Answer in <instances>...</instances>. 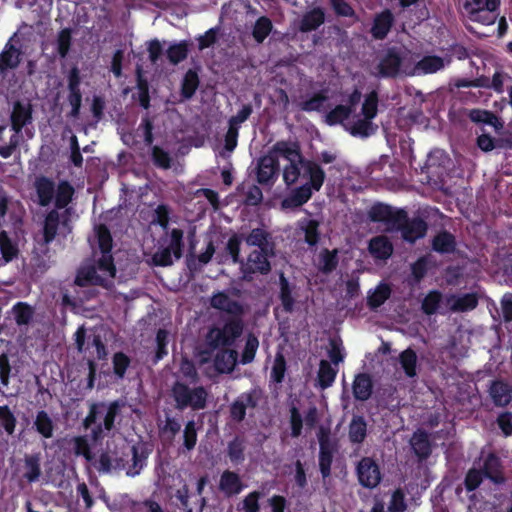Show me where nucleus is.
I'll use <instances>...</instances> for the list:
<instances>
[{"instance_id": "obj_32", "label": "nucleus", "mask_w": 512, "mask_h": 512, "mask_svg": "<svg viewBox=\"0 0 512 512\" xmlns=\"http://www.w3.org/2000/svg\"><path fill=\"white\" fill-rule=\"evenodd\" d=\"M279 294L278 298L281 302L283 310L286 313H292L294 311L295 306V298L293 296V290L295 286H292L289 280L285 277L283 273L279 276Z\"/></svg>"}, {"instance_id": "obj_36", "label": "nucleus", "mask_w": 512, "mask_h": 512, "mask_svg": "<svg viewBox=\"0 0 512 512\" xmlns=\"http://www.w3.org/2000/svg\"><path fill=\"white\" fill-rule=\"evenodd\" d=\"M398 361L407 378L417 376L418 356L414 349L408 347L403 350L398 356Z\"/></svg>"}, {"instance_id": "obj_12", "label": "nucleus", "mask_w": 512, "mask_h": 512, "mask_svg": "<svg viewBox=\"0 0 512 512\" xmlns=\"http://www.w3.org/2000/svg\"><path fill=\"white\" fill-rule=\"evenodd\" d=\"M279 159L273 154L267 153L258 160L257 181L261 185L273 184L279 175Z\"/></svg>"}, {"instance_id": "obj_54", "label": "nucleus", "mask_w": 512, "mask_h": 512, "mask_svg": "<svg viewBox=\"0 0 512 512\" xmlns=\"http://www.w3.org/2000/svg\"><path fill=\"white\" fill-rule=\"evenodd\" d=\"M131 454L132 464L127 469L126 474L130 477H135L136 475L140 474V471L145 466L148 454L144 450L139 452V448L136 445L131 447Z\"/></svg>"}, {"instance_id": "obj_9", "label": "nucleus", "mask_w": 512, "mask_h": 512, "mask_svg": "<svg viewBox=\"0 0 512 512\" xmlns=\"http://www.w3.org/2000/svg\"><path fill=\"white\" fill-rule=\"evenodd\" d=\"M319 441V469L323 479L331 475V465L336 446L330 441V431L323 427L318 432Z\"/></svg>"}, {"instance_id": "obj_27", "label": "nucleus", "mask_w": 512, "mask_h": 512, "mask_svg": "<svg viewBox=\"0 0 512 512\" xmlns=\"http://www.w3.org/2000/svg\"><path fill=\"white\" fill-rule=\"evenodd\" d=\"M431 246L439 254H451L456 250V238L449 231L442 230L433 237Z\"/></svg>"}, {"instance_id": "obj_61", "label": "nucleus", "mask_w": 512, "mask_h": 512, "mask_svg": "<svg viewBox=\"0 0 512 512\" xmlns=\"http://www.w3.org/2000/svg\"><path fill=\"white\" fill-rule=\"evenodd\" d=\"M136 86L138 90V101L142 108L149 109L150 107V94L148 80L143 77L141 71H137Z\"/></svg>"}, {"instance_id": "obj_30", "label": "nucleus", "mask_w": 512, "mask_h": 512, "mask_svg": "<svg viewBox=\"0 0 512 512\" xmlns=\"http://www.w3.org/2000/svg\"><path fill=\"white\" fill-rule=\"evenodd\" d=\"M450 310L453 312H468L474 310L479 303L476 293H465L462 295H452L449 299Z\"/></svg>"}, {"instance_id": "obj_24", "label": "nucleus", "mask_w": 512, "mask_h": 512, "mask_svg": "<svg viewBox=\"0 0 512 512\" xmlns=\"http://www.w3.org/2000/svg\"><path fill=\"white\" fill-rule=\"evenodd\" d=\"M489 394L495 406L498 407H505L512 400V388L502 380H495L491 383Z\"/></svg>"}, {"instance_id": "obj_46", "label": "nucleus", "mask_w": 512, "mask_h": 512, "mask_svg": "<svg viewBox=\"0 0 512 512\" xmlns=\"http://www.w3.org/2000/svg\"><path fill=\"white\" fill-rule=\"evenodd\" d=\"M74 188L68 181H61L55 190V207L56 209H64L72 201Z\"/></svg>"}, {"instance_id": "obj_53", "label": "nucleus", "mask_w": 512, "mask_h": 512, "mask_svg": "<svg viewBox=\"0 0 512 512\" xmlns=\"http://www.w3.org/2000/svg\"><path fill=\"white\" fill-rule=\"evenodd\" d=\"M259 347V340L253 333H249L246 337L245 346L241 354L240 363L242 365L250 364L254 361L256 352Z\"/></svg>"}, {"instance_id": "obj_16", "label": "nucleus", "mask_w": 512, "mask_h": 512, "mask_svg": "<svg viewBox=\"0 0 512 512\" xmlns=\"http://www.w3.org/2000/svg\"><path fill=\"white\" fill-rule=\"evenodd\" d=\"M11 127L16 134H19L23 127L32 120V106L16 101L11 112Z\"/></svg>"}, {"instance_id": "obj_31", "label": "nucleus", "mask_w": 512, "mask_h": 512, "mask_svg": "<svg viewBox=\"0 0 512 512\" xmlns=\"http://www.w3.org/2000/svg\"><path fill=\"white\" fill-rule=\"evenodd\" d=\"M368 250L374 258L386 260L393 253V245L386 236L381 235L370 240Z\"/></svg>"}, {"instance_id": "obj_40", "label": "nucleus", "mask_w": 512, "mask_h": 512, "mask_svg": "<svg viewBox=\"0 0 512 512\" xmlns=\"http://www.w3.org/2000/svg\"><path fill=\"white\" fill-rule=\"evenodd\" d=\"M338 369L333 368L327 360H321L317 373L318 385L321 389L331 387L336 379Z\"/></svg>"}, {"instance_id": "obj_8", "label": "nucleus", "mask_w": 512, "mask_h": 512, "mask_svg": "<svg viewBox=\"0 0 512 512\" xmlns=\"http://www.w3.org/2000/svg\"><path fill=\"white\" fill-rule=\"evenodd\" d=\"M368 219L374 223H385L388 227L394 229L405 219V209L394 208L388 204L375 203L367 212Z\"/></svg>"}, {"instance_id": "obj_59", "label": "nucleus", "mask_w": 512, "mask_h": 512, "mask_svg": "<svg viewBox=\"0 0 512 512\" xmlns=\"http://www.w3.org/2000/svg\"><path fill=\"white\" fill-rule=\"evenodd\" d=\"M301 175L303 176V168L298 159L288 163L283 169V181L287 186L295 184Z\"/></svg>"}, {"instance_id": "obj_10", "label": "nucleus", "mask_w": 512, "mask_h": 512, "mask_svg": "<svg viewBox=\"0 0 512 512\" xmlns=\"http://www.w3.org/2000/svg\"><path fill=\"white\" fill-rule=\"evenodd\" d=\"M356 474L359 484L365 488H375L381 482L380 467L371 457H363L357 464Z\"/></svg>"}, {"instance_id": "obj_28", "label": "nucleus", "mask_w": 512, "mask_h": 512, "mask_svg": "<svg viewBox=\"0 0 512 512\" xmlns=\"http://www.w3.org/2000/svg\"><path fill=\"white\" fill-rule=\"evenodd\" d=\"M246 438L244 435H235L227 444V456L233 465H240L245 461Z\"/></svg>"}, {"instance_id": "obj_58", "label": "nucleus", "mask_w": 512, "mask_h": 512, "mask_svg": "<svg viewBox=\"0 0 512 512\" xmlns=\"http://www.w3.org/2000/svg\"><path fill=\"white\" fill-rule=\"evenodd\" d=\"M131 364V359L124 352H116L112 357L113 373L118 379L125 377L126 371Z\"/></svg>"}, {"instance_id": "obj_11", "label": "nucleus", "mask_w": 512, "mask_h": 512, "mask_svg": "<svg viewBox=\"0 0 512 512\" xmlns=\"http://www.w3.org/2000/svg\"><path fill=\"white\" fill-rule=\"evenodd\" d=\"M394 229L401 232L405 241L414 243L416 240L423 238L426 235L428 226L425 220L420 217L409 219L408 213L405 210L404 221L396 224Z\"/></svg>"}, {"instance_id": "obj_21", "label": "nucleus", "mask_w": 512, "mask_h": 512, "mask_svg": "<svg viewBox=\"0 0 512 512\" xmlns=\"http://www.w3.org/2000/svg\"><path fill=\"white\" fill-rule=\"evenodd\" d=\"M219 490L227 497L239 494L244 486L238 473L225 470L219 480Z\"/></svg>"}, {"instance_id": "obj_60", "label": "nucleus", "mask_w": 512, "mask_h": 512, "mask_svg": "<svg viewBox=\"0 0 512 512\" xmlns=\"http://www.w3.org/2000/svg\"><path fill=\"white\" fill-rule=\"evenodd\" d=\"M151 160L156 167L164 170L170 169L172 165V158L169 152L158 145H154L151 148Z\"/></svg>"}, {"instance_id": "obj_20", "label": "nucleus", "mask_w": 512, "mask_h": 512, "mask_svg": "<svg viewBox=\"0 0 512 512\" xmlns=\"http://www.w3.org/2000/svg\"><path fill=\"white\" fill-rule=\"evenodd\" d=\"M214 358V365L219 373H231L237 362L238 352L231 348H219Z\"/></svg>"}, {"instance_id": "obj_34", "label": "nucleus", "mask_w": 512, "mask_h": 512, "mask_svg": "<svg viewBox=\"0 0 512 512\" xmlns=\"http://www.w3.org/2000/svg\"><path fill=\"white\" fill-rule=\"evenodd\" d=\"M339 264L338 249L323 248L318 255L317 269L325 275L331 274Z\"/></svg>"}, {"instance_id": "obj_5", "label": "nucleus", "mask_w": 512, "mask_h": 512, "mask_svg": "<svg viewBox=\"0 0 512 512\" xmlns=\"http://www.w3.org/2000/svg\"><path fill=\"white\" fill-rule=\"evenodd\" d=\"M500 0H472L466 1L464 8L468 18L483 25H492L499 16Z\"/></svg>"}, {"instance_id": "obj_52", "label": "nucleus", "mask_w": 512, "mask_h": 512, "mask_svg": "<svg viewBox=\"0 0 512 512\" xmlns=\"http://www.w3.org/2000/svg\"><path fill=\"white\" fill-rule=\"evenodd\" d=\"M94 230L100 252H112L113 238L109 228L105 224H98L95 226Z\"/></svg>"}, {"instance_id": "obj_48", "label": "nucleus", "mask_w": 512, "mask_h": 512, "mask_svg": "<svg viewBox=\"0 0 512 512\" xmlns=\"http://www.w3.org/2000/svg\"><path fill=\"white\" fill-rule=\"evenodd\" d=\"M319 226V222L315 219L305 220L300 225L304 233V241L311 247L316 246L320 241Z\"/></svg>"}, {"instance_id": "obj_57", "label": "nucleus", "mask_w": 512, "mask_h": 512, "mask_svg": "<svg viewBox=\"0 0 512 512\" xmlns=\"http://www.w3.org/2000/svg\"><path fill=\"white\" fill-rule=\"evenodd\" d=\"M243 241V236L239 234H233L227 241L225 250L227 254L231 257L233 264L241 265L243 258L240 256L241 251V243Z\"/></svg>"}, {"instance_id": "obj_50", "label": "nucleus", "mask_w": 512, "mask_h": 512, "mask_svg": "<svg viewBox=\"0 0 512 512\" xmlns=\"http://www.w3.org/2000/svg\"><path fill=\"white\" fill-rule=\"evenodd\" d=\"M273 29V24L267 16L259 17L253 26L252 36L257 43H263Z\"/></svg>"}, {"instance_id": "obj_42", "label": "nucleus", "mask_w": 512, "mask_h": 512, "mask_svg": "<svg viewBox=\"0 0 512 512\" xmlns=\"http://www.w3.org/2000/svg\"><path fill=\"white\" fill-rule=\"evenodd\" d=\"M190 42L182 40L177 43L171 44L166 50V56L170 64L178 65L184 61L189 54Z\"/></svg>"}, {"instance_id": "obj_3", "label": "nucleus", "mask_w": 512, "mask_h": 512, "mask_svg": "<svg viewBox=\"0 0 512 512\" xmlns=\"http://www.w3.org/2000/svg\"><path fill=\"white\" fill-rule=\"evenodd\" d=\"M303 177H308V182L296 187L282 201L284 208H298L307 203L312 197L313 191H319L323 186L326 175L322 167L316 162H306Z\"/></svg>"}, {"instance_id": "obj_7", "label": "nucleus", "mask_w": 512, "mask_h": 512, "mask_svg": "<svg viewBox=\"0 0 512 512\" xmlns=\"http://www.w3.org/2000/svg\"><path fill=\"white\" fill-rule=\"evenodd\" d=\"M403 64L401 51L396 47L388 48L375 67V76L385 79H395L399 76Z\"/></svg>"}, {"instance_id": "obj_38", "label": "nucleus", "mask_w": 512, "mask_h": 512, "mask_svg": "<svg viewBox=\"0 0 512 512\" xmlns=\"http://www.w3.org/2000/svg\"><path fill=\"white\" fill-rule=\"evenodd\" d=\"M352 114L350 107L338 104L325 115V122L329 126L341 125L346 129V124L350 121Z\"/></svg>"}, {"instance_id": "obj_2", "label": "nucleus", "mask_w": 512, "mask_h": 512, "mask_svg": "<svg viewBox=\"0 0 512 512\" xmlns=\"http://www.w3.org/2000/svg\"><path fill=\"white\" fill-rule=\"evenodd\" d=\"M170 397L177 411L190 409L197 412L207 408L209 392L202 385L190 386L184 381L176 380L171 386Z\"/></svg>"}, {"instance_id": "obj_43", "label": "nucleus", "mask_w": 512, "mask_h": 512, "mask_svg": "<svg viewBox=\"0 0 512 512\" xmlns=\"http://www.w3.org/2000/svg\"><path fill=\"white\" fill-rule=\"evenodd\" d=\"M200 84L198 73L189 69L183 76L181 82V96L183 99H191L196 93Z\"/></svg>"}, {"instance_id": "obj_25", "label": "nucleus", "mask_w": 512, "mask_h": 512, "mask_svg": "<svg viewBox=\"0 0 512 512\" xmlns=\"http://www.w3.org/2000/svg\"><path fill=\"white\" fill-rule=\"evenodd\" d=\"M21 62V51L8 41L0 53V73L16 69Z\"/></svg>"}, {"instance_id": "obj_33", "label": "nucleus", "mask_w": 512, "mask_h": 512, "mask_svg": "<svg viewBox=\"0 0 512 512\" xmlns=\"http://www.w3.org/2000/svg\"><path fill=\"white\" fill-rule=\"evenodd\" d=\"M411 446L420 461L429 458L432 452V446L429 440L428 433L425 431H419L414 433L411 438Z\"/></svg>"}, {"instance_id": "obj_29", "label": "nucleus", "mask_w": 512, "mask_h": 512, "mask_svg": "<svg viewBox=\"0 0 512 512\" xmlns=\"http://www.w3.org/2000/svg\"><path fill=\"white\" fill-rule=\"evenodd\" d=\"M445 67L444 59L437 55H426L414 67L416 75L434 74Z\"/></svg>"}, {"instance_id": "obj_18", "label": "nucleus", "mask_w": 512, "mask_h": 512, "mask_svg": "<svg viewBox=\"0 0 512 512\" xmlns=\"http://www.w3.org/2000/svg\"><path fill=\"white\" fill-rule=\"evenodd\" d=\"M325 22V11L322 7H314L306 11L299 21L298 29L302 33L317 30Z\"/></svg>"}, {"instance_id": "obj_22", "label": "nucleus", "mask_w": 512, "mask_h": 512, "mask_svg": "<svg viewBox=\"0 0 512 512\" xmlns=\"http://www.w3.org/2000/svg\"><path fill=\"white\" fill-rule=\"evenodd\" d=\"M34 186L38 204L42 207L50 205L55 196V182L46 176H39L36 178Z\"/></svg>"}, {"instance_id": "obj_62", "label": "nucleus", "mask_w": 512, "mask_h": 512, "mask_svg": "<svg viewBox=\"0 0 512 512\" xmlns=\"http://www.w3.org/2000/svg\"><path fill=\"white\" fill-rule=\"evenodd\" d=\"M328 100V96L325 90L315 93L309 99L300 103L301 110L305 112L320 111L324 103Z\"/></svg>"}, {"instance_id": "obj_44", "label": "nucleus", "mask_w": 512, "mask_h": 512, "mask_svg": "<svg viewBox=\"0 0 512 512\" xmlns=\"http://www.w3.org/2000/svg\"><path fill=\"white\" fill-rule=\"evenodd\" d=\"M0 252L5 263L11 262L19 253L17 242L5 230L0 231Z\"/></svg>"}, {"instance_id": "obj_1", "label": "nucleus", "mask_w": 512, "mask_h": 512, "mask_svg": "<svg viewBox=\"0 0 512 512\" xmlns=\"http://www.w3.org/2000/svg\"><path fill=\"white\" fill-rule=\"evenodd\" d=\"M210 304L220 314L216 323L208 330L206 336L208 346L213 350L233 347L245 329L244 305L225 292L214 294Z\"/></svg>"}, {"instance_id": "obj_64", "label": "nucleus", "mask_w": 512, "mask_h": 512, "mask_svg": "<svg viewBox=\"0 0 512 512\" xmlns=\"http://www.w3.org/2000/svg\"><path fill=\"white\" fill-rule=\"evenodd\" d=\"M168 342H169V333L165 329H158L156 333V352L153 359L154 363L159 362L168 354Z\"/></svg>"}, {"instance_id": "obj_26", "label": "nucleus", "mask_w": 512, "mask_h": 512, "mask_svg": "<svg viewBox=\"0 0 512 512\" xmlns=\"http://www.w3.org/2000/svg\"><path fill=\"white\" fill-rule=\"evenodd\" d=\"M353 396L356 400L367 401L373 392V381L369 374L359 373L352 384Z\"/></svg>"}, {"instance_id": "obj_63", "label": "nucleus", "mask_w": 512, "mask_h": 512, "mask_svg": "<svg viewBox=\"0 0 512 512\" xmlns=\"http://www.w3.org/2000/svg\"><path fill=\"white\" fill-rule=\"evenodd\" d=\"M13 312L16 323L21 325H27L33 318V309L30 305L25 302H18L13 306Z\"/></svg>"}, {"instance_id": "obj_39", "label": "nucleus", "mask_w": 512, "mask_h": 512, "mask_svg": "<svg viewBox=\"0 0 512 512\" xmlns=\"http://www.w3.org/2000/svg\"><path fill=\"white\" fill-rule=\"evenodd\" d=\"M60 223V214L56 209L49 211L44 220L43 240L45 244H50L56 237Z\"/></svg>"}, {"instance_id": "obj_13", "label": "nucleus", "mask_w": 512, "mask_h": 512, "mask_svg": "<svg viewBox=\"0 0 512 512\" xmlns=\"http://www.w3.org/2000/svg\"><path fill=\"white\" fill-rule=\"evenodd\" d=\"M268 153L275 155L277 159L281 156L289 163L298 159V161L302 163L303 170L306 169V162H313L312 160L304 158L297 142H289L285 140L277 141Z\"/></svg>"}, {"instance_id": "obj_51", "label": "nucleus", "mask_w": 512, "mask_h": 512, "mask_svg": "<svg viewBox=\"0 0 512 512\" xmlns=\"http://www.w3.org/2000/svg\"><path fill=\"white\" fill-rule=\"evenodd\" d=\"M442 302V293L439 290H431L423 298L421 310L425 315L431 316L437 313Z\"/></svg>"}, {"instance_id": "obj_23", "label": "nucleus", "mask_w": 512, "mask_h": 512, "mask_svg": "<svg viewBox=\"0 0 512 512\" xmlns=\"http://www.w3.org/2000/svg\"><path fill=\"white\" fill-rule=\"evenodd\" d=\"M394 23V16L389 9L377 14L371 27V34L377 40L384 39L390 32Z\"/></svg>"}, {"instance_id": "obj_47", "label": "nucleus", "mask_w": 512, "mask_h": 512, "mask_svg": "<svg viewBox=\"0 0 512 512\" xmlns=\"http://www.w3.org/2000/svg\"><path fill=\"white\" fill-rule=\"evenodd\" d=\"M24 477L28 482H36L41 475L40 454L26 455L24 459Z\"/></svg>"}, {"instance_id": "obj_17", "label": "nucleus", "mask_w": 512, "mask_h": 512, "mask_svg": "<svg viewBox=\"0 0 512 512\" xmlns=\"http://www.w3.org/2000/svg\"><path fill=\"white\" fill-rule=\"evenodd\" d=\"M377 129L378 126L373 123V120L356 115L352 121L347 122L345 130L353 137L368 138L375 134Z\"/></svg>"}, {"instance_id": "obj_6", "label": "nucleus", "mask_w": 512, "mask_h": 512, "mask_svg": "<svg viewBox=\"0 0 512 512\" xmlns=\"http://www.w3.org/2000/svg\"><path fill=\"white\" fill-rule=\"evenodd\" d=\"M264 398V391L260 387H254L241 393L229 407L230 418L240 423L246 417L247 409H255Z\"/></svg>"}, {"instance_id": "obj_4", "label": "nucleus", "mask_w": 512, "mask_h": 512, "mask_svg": "<svg viewBox=\"0 0 512 512\" xmlns=\"http://www.w3.org/2000/svg\"><path fill=\"white\" fill-rule=\"evenodd\" d=\"M274 256V250L269 252L266 248L252 250L246 260L243 259L239 270L244 281L250 282L256 274L267 275L271 272L269 257Z\"/></svg>"}, {"instance_id": "obj_56", "label": "nucleus", "mask_w": 512, "mask_h": 512, "mask_svg": "<svg viewBox=\"0 0 512 512\" xmlns=\"http://www.w3.org/2000/svg\"><path fill=\"white\" fill-rule=\"evenodd\" d=\"M184 232L183 230L179 228H173L171 229L169 233V245L167 246L168 249L173 251L174 257L178 260L183 255V249H184Z\"/></svg>"}, {"instance_id": "obj_49", "label": "nucleus", "mask_w": 512, "mask_h": 512, "mask_svg": "<svg viewBox=\"0 0 512 512\" xmlns=\"http://www.w3.org/2000/svg\"><path fill=\"white\" fill-rule=\"evenodd\" d=\"M123 407L124 402L121 400H114L106 405V413L102 423L106 432H110L115 428V420L120 415Z\"/></svg>"}, {"instance_id": "obj_41", "label": "nucleus", "mask_w": 512, "mask_h": 512, "mask_svg": "<svg viewBox=\"0 0 512 512\" xmlns=\"http://www.w3.org/2000/svg\"><path fill=\"white\" fill-rule=\"evenodd\" d=\"M391 296V288L386 283H380L373 292L367 296V305L371 310H376Z\"/></svg>"}, {"instance_id": "obj_19", "label": "nucleus", "mask_w": 512, "mask_h": 512, "mask_svg": "<svg viewBox=\"0 0 512 512\" xmlns=\"http://www.w3.org/2000/svg\"><path fill=\"white\" fill-rule=\"evenodd\" d=\"M481 471L484 477L494 484H503L505 482L501 460L495 453H489L487 455Z\"/></svg>"}, {"instance_id": "obj_45", "label": "nucleus", "mask_w": 512, "mask_h": 512, "mask_svg": "<svg viewBox=\"0 0 512 512\" xmlns=\"http://www.w3.org/2000/svg\"><path fill=\"white\" fill-rule=\"evenodd\" d=\"M34 428L43 438L49 439L53 437L54 423L45 410L37 412L34 420Z\"/></svg>"}, {"instance_id": "obj_15", "label": "nucleus", "mask_w": 512, "mask_h": 512, "mask_svg": "<svg viewBox=\"0 0 512 512\" xmlns=\"http://www.w3.org/2000/svg\"><path fill=\"white\" fill-rule=\"evenodd\" d=\"M74 283L79 287L100 286L108 288L110 285L108 279L98 274L94 265L80 267L77 270Z\"/></svg>"}, {"instance_id": "obj_55", "label": "nucleus", "mask_w": 512, "mask_h": 512, "mask_svg": "<svg viewBox=\"0 0 512 512\" xmlns=\"http://www.w3.org/2000/svg\"><path fill=\"white\" fill-rule=\"evenodd\" d=\"M378 103L379 96L377 91L373 90L368 93L362 103L361 115L373 120L378 114Z\"/></svg>"}, {"instance_id": "obj_35", "label": "nucleus", "mask_w": 512, "mask_h": 512, "mask_svg": "<svg viewBox=\"0 0 512 512\" xmlns=\"http://www.w3.org/2000/svg\"><path fill=\"white\" fill-rule=\"evenodd\" d=\"M367 436V422L361 415H354L348 427V437L352 444H362Z\"/></svg>"}, {"instance_id": "obj_14", "label": "nucleus", "mask_w": 512, "mask_h": 512, "mask_svg": "<svg viewBox=\"0 0 512 512\" xmlns=\"http://www.w3.org/2000/svg\"><path fill=\"white\" fill-rule=\"evenodd\" d=\"M106 404L104 402H94L89 406V411L87 416L83 419V427L85 429L94 427L91 430V438L93 441L97 442L102 440L105 437V429L102 423H97V419L99 414L105 409Z\"/></svg>"}, {"instance_id": "obj_37", "label": "nucleus", "mask_w": 512, "mask_h": 512, "mask_svg": "<svg viewBox=\"0 0 512 512\" xmlns=\"http://www.w3.org/2000/svg\"><path fill=\"white\" fill-rule=\"evenodd\" d=\"M270 239V233L262 228L252 229L250 233L243 238L248 246L257 247L258 249L266 248L269 252H272V250H274V244L269 242Z\"/></svg>"}]
</instances>
